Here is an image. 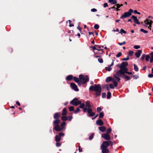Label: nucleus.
Here are the masks:
<instances>
[{"label":"nucleus","mask_w":153,"mask_h":153,"mask_svg":"<svg viewBox=\"0 0 153 153\" xmlns=\"http://www.w3.org/2000/svg\"><path fill=\"white\" fill-rule=\"evenodd\" d=\"M74 81L76 82H77L79 85H81V83L80 82V80L78 78L74 77Z\"/></svg>","instance_id":"obj_16"},{"label":"nucleus","mask_w":153,"mask_h":153,"mask_svg":"<svg viewBox=\"0 0 153 153\" xmlns=\"http://www.w3.org/2000/svg\"><path fill=\"white\" fill-rule=\"evenodd\" d=\"M102 137L105 140H109L110 139V137L109 135L107 133L103 134L102 135Z\"/></svg>","instance_id":"obj_11"},{"label":"nucleus","mask_w":153,"mask_h":153,"mask_svg":"<svg viewBox=\"0 0 153 153\" xmlns=\"http://www.w3.org/2000/svg\"><path fill=\"white\" fill-rule=\"evenodd\" d=\"M89 89L91 91H94L96 92L95 94L96 96L100 95L101 92V85H94L90 86Z\"/></svg>","instance_id":"obj_2"},{"label":"nucleus","mask_w":153,"mask_h":153,"mask_svg":"<svg viewBox=\"0 0 153 153\" xmlns=\"http://www.w3.org/2000/svg\"><path fill=\"white\" fill-rule=\"evenodd\" d=\"M98 61L100 63H102L103 62V60L102 58H99L98 59Z\"/></svg>","instance_id":"obj_46"},{"label":"nucleus","mask_w":153,"mask_h":153,"mask_svg":"<svg viewBox=\"0 0 153 153\" xmlns=\"http://www.w3.org/2000/svg\"><path fill=\"white\" fill-rule=\"evenodd\" d=\"M113 64H114V61L113 60L112 62L111 63V65H108V67H106L105 68V70L107 71H111V70L112 69V68H111V66L113 65Z\"/></svg>","instance_id":"obj_12"},{"label":"nucleus","mask_w":153,"mask_h":153,"mask_svg":"<svg viewBox=\"0 0 153 153\" xmlns=\"http://www.w3.org/2000/svg\"><path fill=\"white\" fill-rule=\"evenodd\" d=\"M108 6V5L107 3H105L103 4V7H105Z\"/></svg>","instance_id":"obj_62"},{"label":"nucleus","mask_w":153,"mask_h":153,"mask_svg":"<svg viewBox=\"0 0 153 153\" xmlns=\"http://www.w3.org/2000/svg\"><path fill=\"white\" fill-rule=\"evenodd\" d=\"M134 52L133 51H129L128 55L130 56H132Z\"/></svg>","instance_id":"obj_34"},{"label":"nucleus","mask_w":153,"mask_h":153,"mask_svg":"<svg viewBox=\"0 0 153 153\" xmlns=\"http://www.w3.org/2000/svg\"><path fill=\"white\" fill-rule=\"evenodd\" d=\"M67 110L65 108H64L63 110L62 113V115H65L67 114Z\"/></svg>","instance_id":"obj_25"},{"label":"nucleus","mask_w":153,"mask_h":153,"mask_svg":"<svg viewBox=\"0 0 153 153\" xmlns=\"http://www.w3.org/2000/svg\"><path fill=\"white\" fill-rule=\"evenodd\" d=\"M133 11L132 9H130L128 11V12L129 14H130V15H131V13H133Z\"/></svg>","instance_id":"obj_52"},{"label":"nucleus","mask_w":153,"mask_h":153,"mask_svg":"<svg viewBox=\"0 0 153 153\" xmlns=\"http://www.w3.org/2000/svg\"><path fill=\"white\" fill-rule=\"evenodd\" d=\"M68 22H69V26L70 27H73L74 26V25L73 24H71V21L69 20L68 21Z\"/></svg>","instance_id":"obj_39"},{"label":"nucleus","mask_w":153,"mask_h":153,"mask_svg":"<svg viewBox=\"0 0 153 153\" xmlns=\"http://www.w3.org/2000/svg\"><path fill=\"white\" fill-rule=\"evenodd\" d=\"M65 134L63 133H59V136L60 137H63Z\"/></svg>","instance_id":"obj_54"},{"label":"nucleus","mask_w":153,"mask_h":153,"mask_svg":"<svg viewBox=\"0 0 153 153\" xmlns=\"http://www.w3.org/2000/svg\"><path fill=\"white\" fill-rule=\"evenodd\" d=\"M79 105H79V107L80 108H84V107L85 106V104L84 103H81V104H79Z\"/></svg>","instance_id":"obj_36"},{"label":"nucleus","mask_w":153,"mask_h":153,"mask_svg":"<svg viewBox=\"0 0 153 153\" xmlns=\"http://www.w3.org/2000/svg\"><path fill=\"white\" fill-rule=\"evenodd\" d=\"M70 86L75 91H78L79 89L77 88L76 85L74 83H71Z\"/></svg>","instance_id":"obj_10"},{"label":"nucleus","mask_w":153,"mask_h":153,"mask_svg":"<svg viewBox=\"0 0 153 153\" xmlns=\"http://www.w3.org/2000/svg\"><path fill=\"white\" fill-rule=\"evenodd\" d=\"M87 112L88 114V116L90 117H92L95 115V114L92 111V110L91 108H89L87 110Z\"/></svg>","instance_id":"obj_8"},{"label":"nucleus","mask_w":153,"mask_h":153,"mask_svg":"<svg viewBox=\"0 0 153 153\" xmlns=\"http://www.w3.org/2000/svg\"><path fill=\"white\" fill-rule=\"evenodd\" d=\"M128 59H129V58L128 57H127V58H123L122 59V60L123 61L128 60Z\"/></svg>","instance_id":"obj_58"},{"label":"nucleus","mask_w":153,"mask_h":153,"mask_svg":"<svg viewBox=\"0 0 153 153\" xmlns=\"http://www.w3.org/2000/svg\"><path fill=\"white\" fill-rule=\"evenodd\" d=\"M140 31L143 32V33L145 34L148 33V31L147 30H144V29L142 28L140 29Z\"/></svg>","instance_id":"obj_29"},{"label":"nucleus","mask_w":153,"mask_h":153,"mask_svg":"<svg viewBox=\"0 0 153 153\" xmlns=\"http://www.w3.org/2000/svg\"><path fill=\"white\" fill-rule=\"evenodd\" d=\"M99 128L100 131L103 132H104L106 130V128L104 126L100 127H99Z\"/></svg>","instance_id":"obj_18"},{"label":"nucleus","mask_w":153,"mask_h":153,"mask_svg":"<svg viewBox=\"0 0 153 153\" xmlns=\"http://www.w3.org/2000/svg\"><path fill=\"white\" fill-rule=\"evenodd\" d=\"M113 78L110 77H108L106 79V81L107 82H109L111 81H112Z\"/></svg>","instance_id":"obj_26"},{"label":"nucleus","mask_w":153,"mask_h":153,"mask_svg":"<svg viewBox=\"0 0 153 153\" xmlns=\"http://www.w3.org/2000/svg\"><path fill=\"white\" fill-rule=\"evenodd\" d=\"M108 2L113 4H116L117 2V1L116 0H109Z\"/></svg>","instance_id":"obj_23"},{"label":"nucleus","mask_w":153,"mask_h":153,"mask_svg":"<svg viewBox=\"0 0 153 153\" xmlns=\"http://www.w3.org/2000/svg\"><path fill=\"white\" fill-rule=\"evenodd\" d=\"M144 22V26L146 27H148V29L150 30H151L152 25L153 23L152 21L150 19H146Z\"/></svg>","instance_id":"obj_4"},{"label":"nucleus","mask_w":153,"mask_h":153,"mask_svg":"<svg viewBox=\"0 0 153 153\" xmlns=\"http://www.w3.org/2000/svg\"><path fill=\"white\" fill-rule=\"evenodd\" d=\"M73 76L72 75H69L67 76L66 79L67 80H71L73 79Z\"/></svg>","instance_id":"obj_20"},{"label":"nucleus","mask_w":153,"mask_h":153,"mask_svg":"<svg viewBox=\"0 0 153 153\" xmlns=\"http://www.w3.org/2000/svg\"><path fill=\"white\" fill-rule=\"evenodd\" d=\"M134 13H135V14H138L139 15L140 14V13L138 12L136 10H134Z\"/></svg>","instance_id":"obj_59"},{"label":"nucleus","mask_w":153,"mask_h":153,"mask_svg":"<svg viewBox=\"0 0 153 153\" xmlns=\"http://www.w3.org/2000/svg\"><path fill=\"white\" fill-rule=\"evenodd\" d=\"M142 51L141 50H138L137 52L135 53V55L137 58H139L140 57L141 53Z\"/></svg>","instance_id":"obj_14"},{"label":"nucleus","mask_w":153,"mask_h":153,"mask_svg":"<svg viewBox=\"0 0 153 153\" xmlns=\"http://www.w3.org/2000/svg\"><path fill=\"white\" fill-rule=\"evenodd\" d=\"M145 57V55L144 54H143L142 55V56L141 57V59L142 60H143L144 59Z\"/></svg>","instance_id":"obj_60"},{"label":"nucleus","mask_w":153,"mask_h":153,"mask_svg":"<svg viewBox=\"0 0 153 153\" xmlns=\"http://www.w3.org/2000/svg\"><path fill=\"white\" fill-rule=\"evenodd\" d=\"M125 74L124 71H123L120 69V70L116 71L115 75L119 76H120L122 74Z\"/></svg>","instance_id":"obj_9"},{"label":"nucleus","mask_w":153,"mask_h":153,"mask_svg":"<svg viewBox=\"0 0 153 153\" xmlns=\"http://www.w3.org/2000/svg\"><path fill=\"white\" fill-rule=\"evenodd\" d=\"M88 110L86 108H83V111L84 112H85L87 111Z\"/></svg>","instance_id":"obj_64"},{"label":"nucleus","mask_w":153,"mask_h":153,"mask_svg":"<svg viewBox=\"0 0 153 153\" xmlns=\"http://www.w3.org/2000/svg\"><path fill=\"white\" fill-rule=\"evenodd\" d=\"M111 131V128H108L107 130V133H109Z\"/></svg>","instance_id":"obj_48"},{"label":"nucleus","mask_w":153,"mask_h":153,"mask_svg":"<svg viewBox=\"0 0 153 153\" xmlns=\"http://www.w3.org/2000/svg\"><path fill=\"white\" fill-rule=\"evenodd\" d=\"M94 134H92L89 137V139L90 140H91L94 137Z\"/></svg>","instance_id":"obj_41"},{"label":"nucleus","mask_w":153,"mask_h":153,"mask_svg":"<svg viewBox=\"0 0 153 153\" xmlns=\"http://www.w3.org/2000/svg\"><path fill=\"white\" fill-rule=\"evenodd\" d=\"M134 22H135L136 24H138V25L140 24V23L139 22V20L137 19H136V20H135Z\"/></svg>","instance_id":"obj_42"},{"label":"nucleus","mask_w":153,"mask_h":153,"mask_svg":"<svg viewBox=\"0 0 153 153\" xmlns=\"http://www.w3.org/2000/svg\"><path fill=\"white\" fill-rule=\"evenodd\" d=\"M130 15V14L128 13V12H125L124 14L121 17V18H126V17H127L128 16H129Z\"/></svg>","instance_id":"obj_15"},{"label":"nucleus","mask_w":153,"mask_h":153,"mask_svg":"<svg viewBox=\"0 0 153 153\" xmlns=\"http://www.w3.org/2000/svg\"><path fill=\"white\" fill-rule=\"evenodd\" d=\"M60 117V114L58 113H55L54 116V118L55 119H58Z\"/></svg>","instance_id":"obj_19"},{"label":"nucleus","mask_w":153,"mask_h":153,"mask_svg":"<svg viewBox=\"0 0 153 153\" xmlns=\"http://www.w3.org/2000/svg\"><path fill=\"white\" fill-rule=\"evenodd\" d=\"M97 125L98 126H102L103 125V122L101 119L97 120L96 122Z\"/></svg>","instance_id":"obj_13"},{"label":"nucleus","mask_w":153,"mask_h":153,"mask_svg":"<svg viewBox=\"0 0 153 153\" xmlns=\"http://www.w3.org/2000/svg\"><path fill=\"white\" fill-rule=\"evenodd\" d=\"M109 145V144H102L101 146L102 153H107L108 152V150L107 147Z\"/></svg>","instance_id":"obj_6"},{"label":"nucleus","mask_w":153,"mask_h":153,"mask_svg":"<svg viewBox=\"0 0 153 153\" xmlns=\"http://www.w3.org/2000/svg\"><path fill=\"white\" fill-rule=\"evenodd\" d=\"M60 122V120L58 119H56L53 122L54 129L57 131H61L64 130L65 129L64 126L65 125L66 123L64 122L62 123L60 125V126L59 125V124Z\"/></svg>","instance_id":"obj_1"},{"label":"nucleus","mask_w":153,"mask_h":153,"mask_svg":"<svg viewBox=\"0 0 153 153\" xmlns=\"http://www.w3.org/2000/svg\"><path fill=\"white\" fill-rule=\"evenodd\" d=\"M80 111V109H79V108H77L74 111V112L75 114H77Z\"/></svg>","instance_id":"obj_33"},{"label":"nucleus","mask_w":153,"mask_h":153,"mask_svg":"<svg viewBox=\"0 0 153 153\" xmlns=\"http://www.w3.org/2000/svg\"><path fill=\"white\" fill-rule=\"evenodd\" d=\"M55 139L57 142H59L61 139L59 135H56L55 137Z\"/></svg>","instance_id":"obj_22"},{"label":"nucleus","mask_w":153,"mask_h":153,"mask_svg":"<svg viewBox=\"0 0 153 153\" xmlns=\"http://www.w3.org/2000/svg\"><path fill=\"white\" fill-rule=\"evenodd\" d=\"M122 55V53L120 52H119L117 55H116V57H119L120 56H121Z\"/></svg>","instance_id":"obj_45"},{"label":"nucleus","mask_w":153,"mask_h":153,"mask_svg":"<svg viewBox=\"0 0 153 153\" xmlns=\"http://www.w3.org/2000/svg\"><path fill=\"white\" fill-rule=\"evenodd\" d=\"M126 43V42L124 41L122 43L119 42V43H118V44L119 45L121 46L123 45H125Z\"/></svg>","instance_id":"obj_53"},{"label":"nucleus","mask_w":153,"mask_h":153,"mask_svg":"<svg viewBox=\"0 0 153 153\" xmlns=\"http://www.w3.org/2000/svg\"><path fill=\"white\" fill-rule=\"evenodd\" d=\"M91 11L93 12H95L97 11V10L95 8H93L91 9Z\"/></svg>","instance_id":"obj_61"},{"label":"nucleus","mask_w":153,"mask_h":153,"mask_svg":"<svg viewBox=\"0 0 153 153\" xmlns=\"http://www.w3.org/2000/svg\"><path fill=\"white\" fill-rule=\"evenodd\" d=\"M112 81L114 87H117L118 85V83L115 80H114V79H113Z\"/></svg>","instance_id":"obj_21"},{"label":"nucleus","mask_w":153,"mask_h":153,"mask_svg":"<svg viewBox=\"0 0 153 153\" xmlns=\"http://www.w3.org/2000/svg\"><path fill=\"white\" fill-rule=\"evenodd\" d=\"M102 110V109L100 107H98L97 108V111L98 112H100Z\"/></svg>","instance_id":"obj_44"},{"label":"nucleus","mask_w":153,"mask_h":153,"mask_svg":"<svg viewBox=\"0 0 153 153\" xmlns=\"http://www.w3.org/2000/svg\"><path fill=\"white\" fill-rule=\"evenodd\" d=\"M131 18L134 19V21L136 20V19H137V17H136L134 16H132Z\"/></svg>","instance_id":"obj_55"},{"label":"nucleus","mask_w":153,"mask_h":153,"mask_svg":"<svg viewBox=\"0 0 153 153\" xmlns=\"http://www.w3.org/2000/svg\"><path fill=\"white\" fill-rule=\"evenodd\" d=\"M148 76L149 78H152L153 77V74H149L148 75Z\"/></svg>","instance_id":"obj_63"},{"label":"nucleus","mask_w":153,"mask_h":153,"mask_svg":"<svg viewBox=\"0 0 153 153\" xmlns=\"http://www.w3.org/2000/svg\"><path fill=\"white\" fill-rule=\"evenodd\" d=\"M124 71V72H125V73H126V74H129V75H131V74H132V73L131 72H128L127 71Z\"/></svg>","instance_id":"obj_56"},{"label":"nucleus","mask_w":153,"mask_h":153,"mask_svg":"<svg viewBox=\"0 0 153 153\" xmlns=\"http://www.w3.org/2000/svg\"><path fill=\"white\" fill-rule=\"evenodd\" d=\"M94 28L95 29H98L99 28V25H98L96 24V25H94Z\"/></svg>","instance_id":"obj_43"},{"label":"nucleus","mask_w":153,"mask_h":153,"mask_svg":"<svg viewBox=\"0 0 153 153\" xmlns=\"http://www.w3.org/2000/svg\"><path fill=\"white\" fill-rule=\"evenodd\" d=\"M72 116H70L68 117L67 118V120L69 121H71L72 119Z\"/></svg>","instance_id":"obj_49"},{"label":"nucleus","mask_w":153,"mask_h":153,"mask_svg":"<svg viewBox=\"0 0 153 153\" xmlns=\"http://www.w3.org/2000/svg\"><path fill=\"white\" fill-rule=\"evenodd\" d=\"M104 116V114L103 112H102L100 113L99 114V117L100 118H102Z\"/></svg>","instance_id":"obj_32"},{"label":"nucleus","mask_w":153,"mask_h":153,"mask_svg":"<svg viewBox=\"0 0 153 153\" xmlns=\"http://www.w3.org/2000/svg\"><path fill=\"white\" fill-rule=\"evenodd\" d=\"M115 6H116V9L117 10V11L119 10H118V9L119 8H120L121 7V6L120 5V4H117L115 5Z\"/></svg>","instance_id":"obj_31"},{"label":"nucleus","mask_w":153,"mask_h":153,"mask_svg":"<svg viewBox=\"0 0 153 153\" xmlns=\"http://www.w3.org/2000/svg\"><path fill=\"white\" fill-rule=\"evenodd\" d=\"M128 65V63L127 62H123L120 65V68L124 71H128V69L126 67Z\"/></svg>","instance_id":"obj_5"},{"label":"nucleus","mask_w":153,"mask_h":153,"mask_svg":"<svg viewBox=\"0 0 153 153\" xmlns=\"http://www.w3.org/2000/svg\"><path fill=\"white\" fill-rule=\"evenodd\" d=\"M134 70L136 71H138V68L137 66L135 64H134Z\"/></svg>","instance_id":"obj_28"},{"label":"nucleus","mask_w":153,"mask_h":153,"mask_svg":"<svg viewBox=\"0 0 153 153\" xmlns=\"http://www.w3.org/2000/svg\"><path fill=\"white\" fill-rule=\"evenodd\" d=\"M124 78L125 79H127V80H130V77L127 76H126V75H125L124 76Z\"/></svg>","instance_id":"obj_50"},{"label":"nucleus","mask_w":153,"mask_h":153,"mask_svg":"<svg viewBox=\"0 0 153 153\" xmlns=\"http://www.w3.org/2000/svg\"><path fill=\"white\" fill-rule=\"evenodd\" d=\"M111 96V94L110 91H108L107 92V97L108 99H109Z\"/></svg>","instance_id":"obj_27"},{"label":"nucleus","mask_w":153,"mask_h":153,"mask_svg":"<svg viewBox=\"0 0 153 153\" xmlns=\"http://www.w3.org/2000/svg\"><path fill=\"white\" fill-rule=\"evenodd\" d=\"M86 106L88 108V109L91 108V106L90 104V102L89 101H87L85 103Z\"/></svg>","instance_id":"obj_17"},{"label":"nucleus","mask_w":153,"mask_h":153,"mask_svg":"<svg viewBox=\"0 0 153 153\" xmlns=\"http://www.w3.org/2000/svg\"><path fill=\"white\" fill-rule=\"evenodd\" d=\"M150 57L149 55H146V61H148L149 60V59L150 58Z\"/></svg>","instance_id":"obj_38"},{"label":"nucleus","mask_w":153,"mask_h":153,"mask_svg":"<svg viewBox=\"0 0 153 153\" xmlns=\"http://www.w3.org/2000/svg\"><path fill=\"white\" fill-rule=\"evenodd\" d=\"M139 76L138 75H135L133 76V77L134 79H137L138 78Z\"/></svg>","instance_id":"obj_47"},{"label":"nucleus","mask_w":153,"mask_h":153,"mask_svg":"<svg viewBox=\"0 0 153 153\" xmlns=\"http://www.w3.org/2000/svg\"><path fill=\"white\" fill-rule=\"evenodd\" d=\"M106 96V94L105 93H103L102 94V98H104Z\"/></svg>","instance_id":"obj_57"},{"label":"nucleus","mask_w":153,"mask_h":153,"mask_svg":"<svg viewBox=\"0 0 153 153\" xmlns=\"http://www.w3.org/2000/svg\"><path fill=\"white\" fill-rule=\"evenodd\" d=\"M109 86L110 88L111 89H114L115 87L114 85H113L112 84H109Z\"/></svg>","instance_id":"obj_37"},{"label":"nucleus","mask_w":153,"mask_h":153,"mask_svg":"<svg viewBox=\"0 0 153 153\" xmlns=\"http://www.w3.org/2000/svg\"><path fill=\"white\" fill-rule=\"evenodd\" d=\"M79 78L80 80V82L85 84L89 81V78L87 75L84 76L82 75H79Z\"/></svg>","instance_id":"obj_3"},{"label":"nucleus","mask_w":153,"mask_h":153,"mask_svg":"<svg viewBox=\"0 0 153 153\" xmlns=\"http://www.w3.org/2000/svg\"><path fill=\"white\" fill-rule=\"evenodd\" d=\"M70 103L72 105L76 106L81 104V101L78 100L77 99L75 98Z\"/></svg>","instance_id":"obj_7"},{"label":"nucleus","mask_w":153,"mask_h":153,"mask_svg":"<svg viewBox=\"0 0 153 153\" xmlns=\"http://www.w3.org/2000/svg\"><path fill=\"white\" fill-rule=\"evenodd\" d=\"M120 33H121L122 34H123V33H126V32L123 29H121L120 30Z\"/></svg>","instance_id":"obj_35"},{"label":"nucleus","mask_w":153,"mask_h":153,"mask_svg":"<svg viewBox=\"0 0 153 153\" xmlns=\"http://www.w3.org/2000/svg\"><path fill=\"white\" fill-rule=\"evenodd\" d=\"M140 48V47L139 45H135L134 46V48L135 49H138Z\"/></svg>","instance_id":"obj_51"},{"label":"nucleus","mask_w":153,"mask_h":153,"mask_svg":"<svg viewBox=\"0 0 153 153\" xmlns=\"http://www.w3.org/2000/svg\"><path fill=\"white\" fill-rule=\"evenodd\" d=\"M62 119L64 121H66L67 120V117L66 116L63 115L62 117Z\"/></svg>","instance_id":"obj_30"},{"label":"nucleus","mask_w":153,"mask_h":153,"mask_svg":"<svg viewBox=\"0 0 153 153\" xmlns=\"http://www.w3.org/2000/svg\"><path fill=\"white\" fill-rule=\"evenodd\" d=\"M69 109L70 111H72L74 110V107L73 106H71L69 107Z\"/></svg>","instance_id":"obj_40"},{"label":"nucleus","mask_w":153,"mask_h":153,"mask_svg":"<svg viewBox=\"0 0 153 153\" xmlns=\"http://www.w3.org/2000/svg\"><path fill=\"white\" fill-rule=\"evenodd\" d=\"M117 75L114 74V78H113V79H114V80H117L118 81H119L120 79L117 76Z\"/></svg>","instance_id":"obj_24"}]
</instances>
